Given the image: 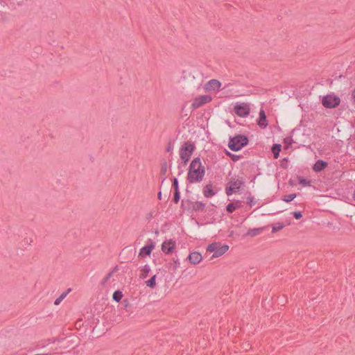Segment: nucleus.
Wrapping results in <instances>:
<instances>
[{
  "mask_svg": "<svg viewBox=\"0 0 355 355\" xmlns=\"http://www.w3.org/2000/svg\"><path fill=\"white\" fill-rule=\"evenodd\" d=\"M212 101V97L208 94L201 95L195 98L192 103V107L196 109L207 104Z\"/></svg>",
  "mask_w": 355,
  "mask_h": 355,
  "instance_id": "obj_7",
  "label": "nucleus"
},
{
  "mask_svg": "<svg viewBox=\"0 0 355 355\" xmlns=\"http://www.w3.org/2000/svg\"><path fill=\"white\" fill-rule=\"evenodd\" d=\"M155 279L156 275L153 276L150 279L146 282V286L150 288H154L156 285Z\"/></svg>",
  "mask_w": 355,
  "mask_h": 355,
  "instance_id": "obj_19",
  "label": "nucleus"
},
{
  "mask_svg": "<svg viewBox=\"0 0 355 355\" xmlns=\"http://www.w3.org/2000/svg\"><path fill=\"white\" fill-rule=\"evenodd\" d=\"M215 193L216 192L214 191L213 187L211 184L206 185L203 189V193L206 198L213 196L215 194Z\"/></svg>",
  "mask_w": 355,
  "mask_h": 355,
  "instance_id": "obj_14",
  "label": "nucleus"
},
{
  "mask_svg": "<svg viewBox=\"0 0 355 355\" xmlns=\"http://www.w3.org/2000/svg\"><path fill=\"white\" fill-rule=\"evenodd\" d=\"M241 207V202L239 201H237L234 203H230L227 206V211L229 213H232L234 211H235L237 208Z\"/></svg>",
  "mask_w": 355,
  "mask_h": 355,
  "instance_id": "obj_16",
  "label": "nucleus"
},
{
  "mask_svg": "<svg viewBox=\"0 0 355 355\" xmlns=\"http://www.w3.org/2000/svg\"><path fill=\"white\" fill-rule=\"evenodd\" d=\"M340 97L334 94H329L321 98L322 105L327 109H334L340 104Z\"/></svg>",
  "mask_w": 355,
  "mask_h": 355,
  "instance_id": "obj_3",
  "label": "nucleus"
},
{
  "mask_svg": "<svg viewBox=\"0 0 355 355\" xmlns=\"http://www.w3.org/2000/svg\"><path fill=\"white\" fill-rule=\"evenodd\" d=\"M173 186L174 187L175 191H179V189H178V180L176 178H175L173 180Z\"/></svg>",
  "mask_w": 355,
  "mask_h": 355,
  "instance_id": "obj_28",
  "label": "nucleus"
},
{
  "mask_svg": "<svg viewBox=\"0 0 355 355\" xmlns=\"http://www.w3.org/2000/svg\"><path fill=\"white\" fill-rule=\"evenodd\" d=\"M180 200V192L179 191H175L174 193V201L175 203H178Z\"/></svg>",
  "mask_w": 355,
  "mask_h": 355,
  "instance_id": "obj_27",
  "label": "nucleus"
},
{
  "mask_svg": "<svg viewBox=\"0 0 355 355\" xmlns=\"http://www.w3.org/2000/svg\"><path fill=\"white\" fill-rule=\"evenodd\" d=\"M173 249V245H162V250L166 254L172 252Z\"/></svg>",
  "mask_w": 355,
  "mask_h": 355,
  "instance_id": "obj_21",
  "label": "nucleus"
},
{
  "mask_svg": "<svg viewBox=\"0 0 355 355\" xmlns=\"http://www.w3.org/2000/svg\"><path fill=\"white\" fill-rule=\"evenodd\" d=\"M296 197V195L295 193H292V194H289V195H286L283 197V200L286 202H291L292 201L293 199H295Z\"/></svg>",
  "mask_w": 355,
  "mask_h": 355,
  "instance_id": "obj_23",
  "label": "nucleus"
},
{
  "mask_svg": "<svg viewBox=\"0 0 355 355\" xmlns=\"http://www.w3.org/2000/svg\"><path fill=\"white\" fill-rule=\"evenodd\" d=\"M50 345V340H49V343H47L46 345Z\"/></svg>",
  "mask_w": 355,
  "mask_h": 355,
  "instance_id": "obj_36",
  "label": "nucleus"
},
{
  "mask_svg": "<svg viewBox=\"0 0 355 355\" xmlns=\"http://www.w3.org/2000/svg\"><path fill=\"white\" fill-rule=\"evenodd\" d=\"M258 125L261 128H266L268 125L266 116L263 110H261L259 112V119L258 121Z\"/></svg>",
  "mask_w": 355,
  "mask_h": 355,
  "instance_id": "obj_12",
  "label": "nucleus"
},
{
  "mask_svg": "<svg viewBox=\"0 0 355 355\" xmlns=\"http://www.w3.org/2000/svg\"><path fill=\"white\" fill-rule=\"evenodd\" d=\"M228 248V245H207L205 256L213 259L225 254Z\"/></svg>",
  "mask_w": 355,
  "mask_h": 355,
  "instance_id": "obj_4",
  "label": "nucleus"
},
{
  "mask_svg": "<svg viewBox=\"0 0 355 355\" xmlns=\"http://www.w3.org/2000/svg\"><path fill=\"white\" fill-rule=\"evenodd\" d=\"M123 297V294L121 291H116L113 293L112 298L116 302H119Z\"/></svg>",
  "mask_w": 355,
  "mask_h": 355,
  "instance_id": "obj_20",
  "label": "nucleus"
},
{
  "mask_svg": "<svg viewBox=\"0 0 355 355\" xmlns=\"http://www.w3.org/2000/svg\"><path fill=\"white\" fill-rule=\"evenodd\" d=\"M283 227L282 225H278V226H274L273 227V231H277V230H281L282 228Z\"/></svg>",
  "mask_w": 355,
  "mask_h": 355,
  "instance_id": "obj_31",
  "label": "nucleus"
},
{
  "mask_svg": "<svg viewBox=\"0 0 355 355\" xmlns=\"http://www.w3.org/2000/svg\"><path fill=\"white\" fill-rule=\"evenodd\" d=\"M299 182L300 184H302L304 187L310 186L311 185V181H308L302 178H299Z\"/></svg>",
  "mask_w": 355,
  "mask_h": 355,
  "instance_id": "obj_25",
  "label": "nucleus"
},
{
  "mask_svg": "<svg viewBox=\"0 0 355 355\" xmlns=\"http://www.w3.org/2000/svg\"><path fill=\"white\" fill-rule=\"evenodd\" d=\"M158 198L160 200L162 198V193L159 192L158 193Z\"/></svg>",
  "mask_w": 355,
  "mask_h": 355,
  "instance_id": "obj_33",
  "label": "nucleus"
},
{
  "mask_svg": "<svg viewBox=\"0 0 355 355\" xmlns=\"http://www.w3.org/2000/svg\"><path fill=\"white\" fill-rule=\"evenodd\" d=\"M353 199H354V200L355 201V191H354V194H353Z\"/></svg>",
  "mask_w": 355,
  "mask_h": 355,
  "instance_id": "obj_34",
  "label": "nucleus"
},
{
  "mask_svg": "<svg viewBox=\"0 0 355 355\" xmlns=\"http://www.w3.org/2000/svg\"><path fill=\"white\" fill-rule=\"evenodd\" d=\"M205 175V168L202 166L200 159H194L190 164L188 173V180L191 182H198L202 180Z\"/></svg>",
  "mask_w": 355,
  "mask_h": 355,
  "instance_id": "obj_1",
  "label": "nucleus"
},
{
  "mask_svg": "<svg viewBox=\"0 0 355 355\" xmlns=\"http://www.w3.org/2000/svg\"><path fill=\"white\" fill-rule=\"evenodd\" d=\"M202 255L200 252H193L189 256V261L193 264H198L202 260Z\"/></svg>",
  "mask_w": 355,
  "mask_h": 355,
  "instance_id": "obj_11",
  "label": "nucleus"
},
{
  "mask_svg": "<svg viewBox=\"0 0 355 355\" xmlns=\"http://www.w3.org/2000/svg\"><path fill=\"white\" fill-rule=\"evenodd\" d=\"M205 205L201 202H196L193 205V209L195 210H201L204 208Z\"/></svg>",
  "mask_w": 355,
  "mask_h": 355,
  "instance_id": "obj_22",
  "label": "nucleus"
},
{
  "mask_svg": "<svg viewBox=\"0 0 355 355\" xmlns=\"http://www.w3.org/2000/svg\"><path fill=\"white\" fill-rule=\"evenodd\" d=\"M194 150V146L192 144L186 143L184 144L180 150V157L181 159L184 162H187L189 159L191 158V156L192 155V153Z\"/></svg>",
  "mask_w": 355,
  "mask_h": 355,
  "instance_id": "obj_6",
  "label": "nucleus"
},
{
  "mask_svg": "<svg viewBox=\"0 0 355 355\" xmlns=\"http://www.w3.org/2000/svg\"><path fill=\"white\" fill-rule=\"evenodd\" d=\"M153 245H146L144 248H142L140 250L139 256L144 258L148 255H150L152 250H153Z\"/></svg>",
  "mask_w": 355,
  "mask_h": 355,
  "instance_id": "obj_13",
  "label": "nucleus"
},
{
  "mask_svg": "<svg viewBox=\"0 0 355 355\" xmlns=\"http://www.w3.org/2000/svg\"><path fill=\"white\" fill-rule=\"evenodd\" d=\"M220 82L217 80L212 79L205 84L204 90L207 92H216L220 89Z\"/></svg>",
  "mask_w": 355,
  "mask_h": 355,
  "instance_id": "obj_8",
  "label": "nucleus"
},
{
  "mask_svg": "<svg viewBox=\"0 0 355 355\" xmlns=\"http://www.w3.org/2000/svg\"><path fill=\"white\" fill-rule=\"evenodd\" d=\"M327 166V164L322 160H318L316 162V163L314 164L313 169L316 171L319 172L323 170L326 166Z\"/></svg>",
  "mask_w": 355,
  "mask_h": 355,
  "instance_id": "obj_15",
  "label": "nucleus"
},
{
  "mask_svg": "<svg viewBox=\"0 0 355 355\" xmlns=\"http://www.w3.org/2000/svg\"><path fill=\"white\" fill-rule=\"evenodd\" d=\"M293 215L296 219H300L302 216V214L299 211L294 212Z\"/></svg>",
  "mask_w": 355,
  "mask_h": 355,
  "instance_id": "obj_29",
  "label": "nucleus"
},
{
  "mask_svg": "<svg viewBox=\"0 0 355 355\" xmlns=\"http://www.w3.org/2000/svg\"><path fill=\"white\" fill-rule=\"evenodd\" d=\"M352 101L355 103V89L352 92Z\"/></svg>",
  "mask_w": 355,
  "mask_h": 355,
  "instance_id": "obj_32",
  "label": "nucleus"
},
{
  "mask_svg": "<svg viewBox=\"0 0 355 355\" xmlns=\"http://www.w3.org/2000/svg\"><path fill=\"white\" fill-rule=\"evenodd\" d=\"M234 112L238 116L244 117L249 114L250 107L247 103H245L236 104L234 106Z\"/></svg>",
  "mask_w": 355,
  "mask_h": 355,
  "instance_id": "obj_9",
  "label": "nucleus"
},
{
  "mask_svg": "<svg viewBox=\"0 0 355 355\" xmlns=\"http://www.w3.org/2000/svg\"><path fill=\"white\" fill-rule=\"evenodd\" d=\"M262 230H263L262 228L252 230L250 232V234L252 236H255L257 234H259L260 232H261Z\"/></svg>",
  "mask_w": 355,
  "mask_h": 355,
  "instance_id": "obj_26",
  "label": "nucleus"
},
{
  "mask_svg": "<svg viewBox=\"0 0 355 355\" xmlns=\"http://www.w3.org/2000/svg\"><path fill=\"white\" fill-rule=\"evenodd\" d=\"M247 143L248 139L245 137L238 135L230 140L228 146L231 150L236 151L245 146Z\"/></svg>",
  "mask_w": 355,
  "mask_h": 355,
  "instance_id": "obj_5",
  "label": "nucleus"
},
{
  "mask_svg": "<svg viewBox=\"0 0 355 355\" xmlns=\"http://www.w3.org/2000/svg\"><path fill=\"white\" fill-rule=\"evenodd\" d=\"M282 147L280 144H275L272 148V151L275 159L278 158Z\"/></svg>",
  "mask_w": 355,
  "mask_h": 355,
  "instance_id": "obj_17",
  "label": "nucleus"
},
{
  "mask_svg": "<svg viewBox=\"0 0 355 355\" xmlns=\"http://www.w3.org/2000/svg\"><path fill=\"white\" fill-rule=\"evenodd\" d=\"M70 291H71V289H68V291L67 292L61 294V295L55 300L54 304L58 305L66 297V296Z\"/></svg>",
  "mask_w": 355,
  "mask_h": 355,
  "instance_id": "obj_18",
  "label": "nucleus"
},
{
  "mask_svg": "<svg viewBox=\"0 0 355 355\" xmlns=\"http://www.w3.org/2000/svg\"><path fill=\"white\" fill-rule=\"evenodd\" d=\"M51 348H52V349H57V346L52 347Z\"/></svg>",
  "mask_w": 355,
  "mask_h": 355,
  "instance_id": "obj_35",
  "label": "nucleus"
},
{
  "mask_svg": "<svg viewBox=\"0 0 355 355\" xmlns=\"http://www.w3.org/2000/svg\"><path fill=\"white\" fill-rule=\"evenodd\" d=\"M293 144V139L291 137H286L284 139L285 148H288Z\"/></svg>",
  "mask_w": 355,
  "mask_h": 355,
  "instance_id": "obj_24",
  "label": "nucleus"
},
{
  "mask_svg": "<svg viewBox=\"0 0 355 355\" xmlns=\"http://www.w3.org/2000/svg\"><path fill=\"white\" fill-rule=\"evenodd\" d=\"M247 202L248 204H250L251 205H254V202L253 200V198H248V200H247Z\"/></svg>",
  "mask_w": 355,
  "mask_h": 355,
  "instance_id": "obj_30",
  "label": "nucleus"
},
{
  "mask_svg": "<svg viewBox=\"0 0 355 355\" xmlns=\"http://www.w3.org/2000/svg\"><path fill=\"white\" fill-rule=\"evenodd\" d=\"M242 184V182L241 180H235V181H230L226 187V193L227 196H230L233 193H236L239 189H240L241 186Z\"/></svg>",
  "mask_w": 355,
  "mask_h": 355,
  "instance_id": "obj_10",
  "label": "nucleus"
},
{
  "mask_svg": "<svg viewBox=\"0 0 355 355\" xmlns=\"http://www.w3.org/2000/svg\"><path fill=\"white\" fill-rule=\"evenodd\" d=\"M118 283H123V276L115 270L108 273L102 280V284L104 286L116 287Z\"/></svg>",
  "mask_w": 355,
  "mask_h": 355,
  "instance_id": "obj_2",
  "label": "nucleus"
}]
</instances>
